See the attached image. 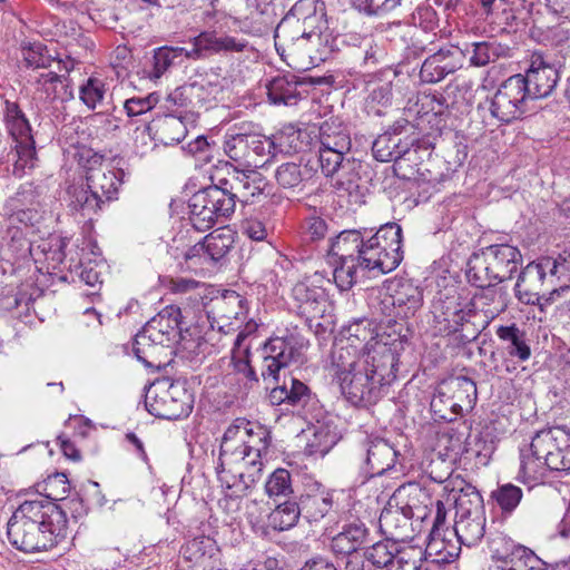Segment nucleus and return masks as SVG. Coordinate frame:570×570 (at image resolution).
Segmentation results:
<instances>
[{
	"label": "nucleus",
	"instance_id": "nucleus-1",
	"mask_svg": "<svg viewBox=\"0 0 570 570\" xmlns=\"http://www.w3.org/2000/svg\"><path fill=\"white\" fill-rule=\"evenodd\" d=\"M9 542L24 552L47 551L68 535V518L56 503L24 501L7 523Z\"/></svg>",
	"mask_w": 570,
	"mask_h": 570
},
{
	"label": "nucleus",
	"instance_id": "nucleus-2",
	"mask_svg": "<svg viewBox=\"0 0 570 570\" xmlns=\"http://www.w3.org/2000/svg\"><path fill=\"white\" fill-rule=\"evenodd\" d=\"M570 470V432L553 426L534 434L520 450L519 480L533 488L544 483L550 472Z\"/></svg>",
	"mask_w": 570,
	"mask_h": 570
},
{
	"label": "nucleus",
	"instance_id": "nucleus-3",
	"mask_svg": "<svg viewBox=\"0 0 570 570\" xmlns=\"http://www.w3.org/2000/svg\"><path fill=\"white\" fill-rule=\"evenodd\" d=\"M331 372L342 395L355 406L375 404L383 395L367 371L366 358L360 355V346L353 341L333 347Z\"/></svg>",
	"mask_w": 570,
	"mask_h": 570
},
{
	"label": "nucleus",
	"instance_id": "nucleus-4",
	"mask_svg": "<svg viewBox=\"0 0 570 570\" xmlns=\"http://www.w3.org/2000/svg\"><path fill=\"white\" fill-rule=\"evenodd\" d=\"M180 308L170 305L149 320L135 337L134 353L137 358L148 366H158L160 362L156 363L157 356L174 344L181 351L197 353L202 337L188 338V331L184 333L180 328Z\"/></svg>",
	"mask_w": 570,
	"mask_h": 570
},
{
	"label": "nucleus",
	"instance_id": "nucleus-5",
	"mask_svg": "<svg viewBox=\"0 0 570 570\" xmlns=\"http://www.w3.org/2000/svg\"><path fill=\"white\" fill-rule=\"evenodd\" d=\"M269 444L271 432L265 426L239 417L226 429L220 449L226 464H255L257 472L262 474V456L267 453Z\"/></svg>",
	"mask_w": 570,
	"mask_h": 570
},
{
	"label": "nucleus",
	"instance_id": "nucleus-6",
	"mask_svg": "<svg viewBox=\"0 0 570 570\" xmlns=\"http://www.w3.org/2000/svg\"><path fill=\"white\" fill-rule=\"evenodd\" d=\"M520 252L508 244L488 246L468 262L465 278L470 285H499L511 281L518 271Z\"/></svg>",
	"mask_w": 570,
	"mask_h": 570
},
{
	"label": "nucleus",
	"instance_id": "nucleus-7",
	"mask_svg": "<svg viewBox=\"0 0 570 570\" xmlns=\"http://www.w3.org/2000/svg\"><path fill=\"white\" fill-rule=\"evenodd\" d=\"M402 229L395 223L385 224L367 240L360 252L358 268L367 269L374 276L395 269L401 263Z\"/></svg>",
	"mask_w": 570,
	"mask_h": 570
},
{
	"label": "nucleus",
	"instance_id": "nucleus-8",
	"mask_svg": "<svg viewBox=\"0 0 570 570\" xmlns=\"http://www.w3.org/2000/svg\"><path fill=\"white\" fill-rule=\"evenodd\" d=\"M189 220L193 227L205 232L222 217H229L235 210L233 197L227 187L209 186L195 193L188 202Z\"/></svg>",
	"mask_w": 570,
	"mask_h": 570
},
{
	"label": "nucleus",
	"instance_id": "nucleus-9",
	"mask_svg": "<svg viewBox=\"0 0 570 570\" xmlns=\"http://www.w3.org/2000/svg\"><path fill=\"white\" fill-rule=\"evenodd\" d=\"M456 509L454 533L466 547L478 544L485 533V511L482 495L472 490L453 498Z\"/></svg>",
	"mask_w": 570,
	"mask_h": 570
},
{
	"label": "nucleus",
	"instance_id": "nucleus-10",
	"mask_svg": "<svg viewBox=\"0 0 570 570\" xmlns=\"http://www.w3.org/2000/svg\"><path fill=\"white\" fill-rule=\"evenodd\" d=\"M475 400V383L466 376H453L441 382L431 407L441 419L452 421L464 407L471 409Z\"/></svg>",
	"mask_w": 570,
	"mask_h": 570
},
{
	"label": "nucleus",
	"instance_id": "nucleus-11",
	"mask_svg": "<svg viewBox=\"0 0 570 570\" xmlns=\"http://www.w3.org/2000/svg\"><path fill=\"white\" fill-rule=\"evenodd\" d=\"M147 411L159 419L178 420L193 409L191 395L177 383H160L151 387L145 400Z\"/></svg>",
	"mask_w": 570,
	"mask_h": 570
},
{
	"label": "nucleus",
	"instance_id": "nucleus-12",
	"mask_svg": "<svg viewBox=\"0 0 570 570\" xmlns=\"http://www.w3.org/2000/svg\"><path fill=\"white\" fill-rule=\"evenodd\" d=\"M490 570H542L544 561L531 549L498 534L489 543Z\"/></svg>",
	"mask_w": 570,
	"mask_h": 570
},
{
	"label": "nucleus",
	"instance_id": "nucleus-13",
	"mask_svg": "<svg viewBox=\"0 0 570 570\" xmlns=\"http://www.w3.org/2000/svg\"><path fill=\"white\" fill-rule=\"evenodd\" d=\"M308 343L303 337L289 335L274 337L266 342L262 348V376L264 380H278V372L291 363H301L303 353Z\"/></svg>",
	"mask_w": 570,
	"mask_h": 570
},
{
	"label": "nucleus",
	"instance_id": "nucleus-14",
	"mask_svg": "<svg viewBox=\"0 0 570 570\" xmlns=\"http://www.w3.org/2000/svg\"><path fill=\"white\" fill-rule=\"evenodd\" d=\"M522 75L508 78L490 101L491 115L502 122L520 118L528 110L529 102Z\"/></svg>",
	"mask_w": 570,
	"mask_h": 570
},
{
	"label": "nucleus",
	"instance_id": "nucleus-15",
	"mask_svg": "<svg viewBox=\"0 0 570 570\" xmlns=\"http://www.w3.org/2000/svg\"><path fill=\"white\" fill-rule=\"evenodd\" d=\"M7 127L16 141L17 159L13 165V174L21 176L26 168H32L36 160L35 140L31 127L19 107L14 104L7 106Z\"/></svg>",
	"mask_w": 570,
	"mask_h": 570
},
{
	"label": "nucleus",
	"instance_id": "nucleus-16",
	"mask_svg": "<svg viewBox=\"0 0 570 570\" xmlns=\"http://www.w3.org/2000/svg\"><path fill=\"white\" fill-rule=\"evenodd\" d=\"M560 283L570 285V250H564L558 257H542L529 263L518 275L515 285L520 283Z\"/></svg>",
	"mask_w": 570,
	"mask_h": 570
},
{
	"label": "nucleus",
	"instance_id": "nucleus-17",
	"mask_svg": "<svg viewBox=\"0 0 570 570\" xmlns=\"http://www.w3.org/2000/svg\"><path fill=\"white\" fill-rule=\"evenodd\" d=\"M396 455L394 448L376 435H365L356 449V456L364 464V473L370 478L382 475L393 468Z\"/></svg>",
	"mask_w": 570,
	"mask_h": 570
},
{
	"label": "nucleus",
	"instance_id": "nucleus-18",
	"mask_svg": "<svg viewBox=\"0 0 570 570\" xmlns=\"http://www.w3.org/2000/svg\"><path fill=\"white\" fill-rule=\"evenodd\" d=\"M363 243V236L355 229L343 230L331 243L330 254L337 257L342 263L341 267H336L332 271L335 285H344L345 283L353 285L356 283V278L353 276L356 272L354 265L347 266L346 268H344V265L347 264L348 259L354 262L355 258H358Z\"/></svg>",
	"mask_w": 570,
	"mask_h": 570
},
{
	"label": "nucleus",
	"instance_id": "nucleus-19",
	"mask_svg": "<svg viewBox=\"0 0 570 570\" xmlns=\"http://www.w3.org/2000/svg\"><path fill=\"white\" fill-rule=\"evenodd\" d=\"M36 196L31 185L21 186L14 196L6 203L4 227L21 226L26 232L36 236V225L41 216L35 207Z\"/></svg>",
	"mask_w": 570,
	"mask_h": 570
},
{
	"label": "nucleus",
	"instance_id": "nucleus-20",
	"mask_svg": "<svg viewBox=\"0 0 570 570\" xmlns=\"http://www.w3.org/2000/svg\"><path fill=\"white\" fill-rule=\"evenodd\" d=\"M87 156L86 181L90 193L96 197L101 198L105 204L111 200L118 191L121 179L115 169L109 168L102 164V157L97 154H91V150H86L81 154L80 160Z\"/></svg>",
	"mask_w": 570,
	"mask_h": 570
},
{
	"label": "nucleus",
	"instance_id": "nucleus-21",
	"mask_svg": "<svg viewBox=\"0 0 570 570\" xmlns=\"http://www.w3.org/2000/svg\"><path fill=\"white\" fill-rule=\"evenodd\" d=\"M191 42L190 52L187 53L191 60H202L214 55L239 53L249 47L244 38L219 35L216 31H203Z\"/></svg>",
	"mask_w": 570,
	"mask_h": 570
},
{
	"label": "nucleus",
	"instance_id": "nucleus-22",
	"mask_svg": "<svg viewBox=\"0 0 570 570\" xmlns=\"http://www.w3.org/2000/svg\"><path fill=\"white\" fill-rule=\"evenodd\" d=\"M346 154L318 149V164L326 177H336V188L350 191L356 187L360 178V164L354 158L346 157Z\"/></svg>",
	"mask_w": 570,
	"mask_h": 570
},
{
	"label": "nucleus",
	"instance_id": "nucleus-23",
	"mask_svg": "<svg viewBox=\"0 0 570 570\" xmlns=\"http://www.w3.org/2000/svg\"><path fill=\"white\" fill-rule=\"evenodd\" d=\"M320 40V32L302 30L299 21L289 16H286L275 30L276 50L282 57L287 51V55L294 58L301 51H308V42H318Z\"/></svg>",
	"mask_w": 570,
	"mask_h": 570
},
{
	"label": "nucleus",
	"instance_id": "nucleus-24",
	"mask_svg": "<svg viewBox=\"0 0 570 570\" xmlns=\"http://www.w3.org/2000/svg\"><path fill=\"white\" fill-rule=\"evenodd\" d=\"M224 459L225 455L223 449H220L217 475L222 487L229 491L227 493L228 497L238 498L245 495L247 490L261 479L262 474L257 472V465L253 464L249 466L243 463L228 465Z\"/></svg>",
	"mask_w": 570,
	"mask_h": 570
},
{
	"label": "nucleus",
	"instance_id": "nucleus-25",
	"mask_svg": "<svg viewBox=\"0 0 570 570\" xmlns=\"http://www.w3.org/2000/svg\"><path fill=\"white\" fill-rule=\"evenodd\" d=\"M464 51L456 46L441 48L428 57L422 63L420 77L422 81L435 83L463 66Z\"/></svg>",
	"mask_w": 570,
	"mask_h": 570
},
{
	"label": "nucleus",
	"instance_id": "nucleus-26",
	"mask_svg": "<svg viewBox=\"0 0 570 570\" xmlns=\"http://www.w3.org/2000/svg\"><path fill=\"white\" fill-rule=\"evenodd\" d=\"M522 78L525 92L529 99L533 100L546 98L553 91L559 80V72L553 66L537 58L532 60L531 67Z\"/></svg>",
	"mask_w": 570,
	"mask_h": 570
},
{
	"label": "nucleus",
	"instance_id": "nucleus-27",
	"mask_svg": "<svg viewBox=\"0 0 570 570\" xmlns=\"http://www.w3.org/2000/svg\"><path fill=\"white\" fill-rule=\"evenodd\" d=\"M397 543L385 539L367 547L363 554L358 553L350 557L347 562L348 570H376L390 568L394 554L397 552Z\"/></svg>",
	"mask_w": 570,
	"mask_h": 570
},
{
	"label": "nucleus",
	"instance_id": "nucleus-28",
	"mask_svg": "<svg viewBox=\"0 0 570 570\" xmlns=\"http://www.w3.org/2000/svg\"><path fill=\"white\" fill-rule=\"evenodd\" d=\"M267 186V181L259 173H242L232 180L227 193L233 197L235 204L236 200L244 204H253L267 197L265 193Z\"/></svg>",
	"mask_w": 570,
	"mask_h": 570
},
{
	"label": "nucleus",
	"instance_id": "nucleus-29",
	"mask_svg": "<svg viewBox=\"0 0 570 570\" xmlns=\"http://www.w3.org/2000/svg\"><path fill=\"white\" fill-rule=\"evenodd\" d=\"M458 298L455 295H448L436 306V308H440V313L434 316V328L438 334L448 336L456 333L469 321L472 311H465Z\"/></svg>",
	"mask_w": 570,
	"mask_h": 570
},
{
	"label": "nucleus",
	"instance_id": "nucleus-30",
	"mask_svg": "<svg viewBox=\"0 0 570 570\" xmlns=\"http://www.w3.org/2000/svg\"><path fill=\"white\" fill-rule=\"evenodd\" d=\"M414 513L410 505L389 508L381 512L379 523L381 531L393 542L410 538L411 519Z\"/></svg>",
	"mask_w": 570,
	"mask_h": 570
},
{
	"label": "nucleus",
	"instance_id": "nucleus-31",
	"mask_svg": "<svg viewBox=\"0 0 570 570\" xmlns=\"http://www.w3.org/2000/svg\"><path fill=\"white\" fill-rule=\"evenodd\" d=\"M232 243L230 235L222 232L210 233L185 254L186 261L193 263L198 258L203 263L218 262L228 253Z\"/></svg>",
	"mask_w": 570,
	"mask_h": 570
},
{
	"label": "nucleus",
	"instance_id": "nucleus-32",
	"mask_svg": "<svg viewBox=\"0 0 570 570\" xmlns=\"http://www.w3.org/2000/svg\"><path fill=\"white\" fill-rule=\"evenodd\" d=\"M208 316L240 320L247 314V301L233 289H224L219 295L204 303Z\"/></svg>",
	"mask_w": 570,
	"mask_h": 570
},
{
	"label": "nucleus",
	"instance_id": "nucleus-33",
	"mask_svg": "<svg viewBox=\"0 0 570 570\" xmlns=\"http://www.w3.org/2000/svg\"><path fill=\"white\" fill-rule=\"evenodd\" d=\"M367 361V371L373 374V379L376 381V385L381 393H384L386 385H390L396 379V356L389 348H382V351H374L373 354L367 352L363 354Z\"/></svg>",
	"mask_w": 570,
	"mask_h": 570
},
{
	"label": "nucleus",
	"instance_id": "nucleus-34",
	"mask_svg": "<svg viewBox=\"0 0 570 570\" xmlns=\"http://www.w3.org/2000/svg\"><path fill=\"white\" fill-rule=\"evenodd\" d=\"M67 239L60 235L49 234L47 237L33 236L32 253L29 259L35 264L48 263L52 268H56L65 259V248Z\"/></svg>",
	"mask_w": 570,
	"mask_h": 570
},
{
	"label": "nucleus",
	"instance_id": "nucleus-35",
	"mask_svg": "<svg viewBox=\"0 0 570 570\" xmlns=\"http://www.w3.org/2000/svg\"><path fill=\"white\" fill-rule=\"evenodd\" d=\"M0 256L4 259L28 261L32 253L33 236L21 226L4 227Z\"/></svg>",
	"mask_w": 570,
	"mask_h": 570
},
{
	"label": "nucleus",
	"instance_id": "nucleus-36",
	"mask_svg": "<svg viewBox=\"0 0 570 570\" xmlns=\"http://www.w3.org/2000/svg\"><path fill=\"white\" fill-rule=\"evenodd\" d=\"M21 53L27 66L36 69H48L55 65L59 71L63 69L69 73L75 67L73 60L69 57L66 60H57L41 42L23 43Z\"/></svg>",
	"mask_w": 570,
	"mask_h": 570
},
{
	"label": "nucleus",
	"instance_id": "nucleus-37",
	"mask_svg": "<svg viewBox=\"0 0 570 570\" xmlns=\"http://www.w3.org/2000/svg\"><path fill=\"white\" fill-rule=\"evenodd\" d=\"M377 289L376 298L381 301V311L390 314L392 307L407 306L409 309L415 311L421 306L422 292L420 287H407L411 293H403L400 287H375Z\"/></svg>",
	"mask_w": 570,
	"mask_h": 570
},
{
	"label": "nucleus",
	"instance_id": "nucleus-38",
	"mask_svg": "<svg viewBox=\"0 0 570 570\" xmlns=\"http://www.w3.org/2000/svg\"><path fill=\"white\" fill-rule=\"evenodd\" d=\"M312 134L314 131L307 128L302 129L294 125H286L274 136L275 147L285 154L304 151L312 144Z\"/></svg>",
	"mask_w": 570,
	"mask_h": 570
},
{
	"label": "nucleus",
	"instance_id": "nucleus-39",
	"mask_svg": "<svg viewBox=\"0 0 570 570\" xmlns=\"http://www.w3.org/2000/svg\"><path fill=\"white\" fill-rule=\"evenodd\" d=\"M68 76L69 73L63 69L41 72L36 79L37 88L49 99H72L73 94L69 88Z\"/></svg>",
	"mask_w": 570,
	"mask_h": 570
},
{
	"label": "nucleus",
	"instance_id": "nucleus-40",
	"mask_svg": "<svg viewBox=\"0 0 570 570\" xmlns=\"http://www.w3.org/2000/svg\"><path fill=\"white\" fill-rule=\"evenodd\" d=\"M302 314L309 317L323 316L326 307V294L323 287H292Z\"/></svg>",
	"mask_w": 570,
	"mask_h": 570
},
{
	"label": "nucleus",
	"instance_id": "nucleus-41",
	"mask_svg": "<svg viewBox=\"0 0 570 570\" xmlns=\"http://www.w3.org/2000/svg\"><path fill=\"white\" fill-rule=\"evenodd\" d=\"M367 533V529L362 523L348 524L332 539L331 548L335 553L350 554L352 557L356 554L357 549L364 543Z\"/></svg>",
	"mask_w": 570,
	"mask_h": 570
},
{
	"label": "nucleus",
	"instance_id": "nucleus-42",
	"mask_svg": "<svg viewBox=\"0 0 570 570\" xmlns=\"http://www.w3.org/2000/svg\"><path fill=\"white\" fill-rule=\"evenodd\" d=\"M150 122L156 139L165 146L180 142L187 132L183 120L173 115L158 117Z\"/></svg>",
	"mask_w": 570,
	"mask_h": 570
},
{
	"label": "nucleus",
	"instance_id": "nucleus-43",
	"mask_svg": "<svg viewBox=\"0 0 570 570\" xmlns=\"http://www.w3.org/2000/svg\"><path fill=\"white\" fill-rule=\"evenodd\" d=\"M298 505L301 515L313 523L321 521L331 511L333 501L328 493L320 491L301 495Z\"/></svg>",
	"mask_w": 570,
	"mask_h": 570
},
{
	"label": "nucleus",
	"instance_id": "nucleus-44",
	"mask_svg": "<svg viewBox=\"0 0 570 570\" xmlns=\"http://www.w3.org/2000/svg\"><path fill=\"white\" fill-rule=\"evenodd\" d=\"M495 334L501 341L509 343L507 351L511 357H517L521 362L530 358L531 348L527 343L525 332L521 331L517 324L501 325L497 328Z\"/></svg>",
	"mask_w": 570,
	"mask_h": 570
},
{
	"label": "nucleus",
	"instance_id": "nucleus-45",
	"mask_svg": "<svg viewBox=\"0 0 570 570\" xmlns=\"http://www.w3.org/2000/svg\"><path fill=\"white\" fill-rule=\"evenodd\" d=\"M252 134L242 128H230L225 135L224 151L233 160L247 166Z\"/></svg>",
	"mask_w": 570,
	"mask_h": 570
},
{
	"label": "nucleus",
	"instance_id": "nucleus-46",
	"mask_svg": "<svg viewBox=\"0 0 570 570\" xmlns=\"http://www.w3.org/2000/svg\"><path fill=\"white\" fill-rule=\"evenodd\" d=\"M315 174V169L309 161L303 163H284L275 173V178L283 188H295L302 183L309 180Z\"/></svg>",
	"mask_w": 570,
	"mask_h": 570
},
{
	"label": "nucleus",
	"instance_id": "nucleus-47",
	"mask_svg": "<svg viewBox=\"0 0 570 570\" xmlns=\"http://www.w3.org/2000/svg\"><path fill=\"white\" fill-rule=\"evenodd\" d=\"M464 58L468 56L471 66L484 67L495 61L502 52V47L493 39L484 41H475L465 46Z\"/></svg>",
	"mask_w": 570,
	"mask_h": 570
},
{
	"label": "nucleus",
	"instance_id": "nucleus-48",
	"mask_svg": "<svg viewBox=\"0 0 570 570\" xmlns=\"http://www.w3.org/2000/svg\"><path fill=\"white\" fill-rule=\"evenodd\" d=\"M297 85L295 76L274 78L267 87L269 100L273 104L295 105L299 97Z\"/></svg>",
	"mask_w": 570,
	"mask_h": 570
},
{
	"label": "nucleus",
	"instance_id": "nucleus-49",
	"mask_svg": "<svg viewBox=\"0 0 570 570\" xmlns=\"http://www.w3.org/2000/svg\"><path fill=\"white\" fill-rule=\"evenodd\" d=\"M302 510L295 501H285L278 504L267 518L268 527L276 531H286L296 525Z\"/></svg>",
	"mask_w": 570,
	"mask_h": 570
},
{
	"label": "nucleus",
	"instance_id": "nucleus-50",
	"mask_svg": "<svg viewBox=\"0 0 570 570\" xmlns=\"http://www.w3.org/2000/svg\"><path fill=\"white\" fill-rule=\"evenodd\" d=\"M276 150L274 139L253 132L247 167H263Z\"/></svg>",
	"mask_w": 570,
	"mask_h": 570
},
{
	"label": "nucleus",
	"instance_id": "nucleus-51",
	"mask_svg": "<svg viewBox=\"0 0 570 570\" xmlns=\"http://www.w3.org/2000/svg\"><path fill=\"white\" fill-rule=\"evenodd\" d=\"M425 552L415 546L397 547L390 568L387 570H420Z\"/></svg>",
	"mask_w": 570,
	"mask_h": 570
},
{
	"label": "nucleus",
	"instance_id": "nucleus-52",
	"mask_svg": "<svg viewBox=\"0 0 570 570\" xmlns=\"http://www.w3.org/2000/svg\"><path fill=\"white\" fill-rule=\"evenodd\" d=\"M522 495L521 488L512 483L499 485L491 493V498L497 502L504 515H510L517 509L522 500Z\"/></svg>",
	"mask_w": 570,
	"mask_h": 570
},
{
	"label": "nucleus",
	"instance_id": "nucleus-53",
	"mask_svg": "<svg viewBox=\"0 0 570 570\" xmlns=\"http://www.w3.org/2000/svg\"><path fill=\"white\" fill-rule=\"evenodd\" d=\"M68 193L75 208L81 209L88 214L96 213L104 205L101 198L90 193L87 183L85 185L70 187Z\"/></svg>",
	"mask_w": 570,
	"mask_h": 570
},
{
	"label": "nucleus",
	"instance_id": "nucleus-54",
	"mask_svg": "<svg viewBox=\"0 0 570 570\" xmlns=\"http://www.w3.org/2000/svg\"><path fill=\"white\" fill-rule=\"evenodd\" d=\"M249 355L250 348L248 347H233L230 365L236 374L243 376L246 381L245 384L252 386L258 382V377L250 365Z\"/></svg>",
	"mask_w": 570,
	"mask_h": 570
},
{
	"label": "nucleus",
	"instance_id": "nucleus-55",
	"mask_svg": "<svg viewBox=\"0 0 570 570\" xmlns=\"http://www.w3.org/2000/svg\"><path fill=\"white\" fill-rule=\"evenodd\" d=\"M265 492L269 498L288 497L293 493L292 476L286 469H276L265 483Z\"/></svg>",
	"mask_w": 570,
	"mask_h": 570
},
{
	"label": "nucleus",
	"instance_id": "nucleus-56",
	"mask_svg": "<svg viewBox=\"0 0 570 570\" xmlns=\"http://www.w3.org/2000/svg\"><path fill=\"white\" fill-rule=\"evenodd\" d=\"M400 138L395 135L383 134L379 136L372 146V153L376 160L387 163L401 156L402 151L397 150Z\"/></svg>",
	"mask_w": 570,
	"mask_h": 570
},
{
	"label": "nucleus",
	"instance_id": "nucleus-57",
	"mask_svg": "<svg viewBox=\"0 0 570 570\" xmlns=\"http://www.w3.org/2000/svg\"><path fill=\"white\" fill-rule=\"evenodd\" d=\"M446 513L448 512L444 503L441 500H438L435 503V514L428 541V549L434 551L435 553L441 552L443 542L445 540L443 535V527L445 524Z\"/></svg>",
	"mask_w": 570,
	"mask_h": 570
},
{
	"label": "nucleus",
	"instance_id": "nucleus-58",
	"mask_svg": "<svg viewBox=\"0 0 570 570\" xmlns=\"http://www.w3.org/2000/svg\"><path fill=\"white\" fill-rule=\"evenodd\" d=\"M35 299V293L22 291V287H0V306L6 311L24 306L29 309V305Z\"/></svg>",
	"mask_w": 570,
	"mask_h": 570
},
{
	"label": "nucleus",
	"instance_id": "nucleus-59",
	"mask_svg": "<svg viewBox=\"0 0 570 570\" xmlns=\"http://www.w3.org/2000/svg\"><path fill=\"white\" fill-rule=\"evenodd\" d=\"M158 140L151 122L142 120L134 130V151L139 156H145L157 146Z\"/></svg>",
	"mask_w": 570,
	"mask_h": 570
},
{
	"label": "nucleus",
	"instance_id": "nucleus-60",
	"mask_svg": "<svg viewBox=\"0 0 570 570\" xmlns=\"http://www.w3.org/2000/svg\"><path fill=\"white\" fill-rule=\"evenodd\" d=\"M42 491L48 502L55 503L67 498L70 492V483L65 473L49 475L42 483Z\"/></svg>",
	"mask_w": 570,
	"mask_h": 570
},
{
	"label": "nucleus",
	"instance_id": "nucleus-61",
	"mask_svg": "<svg viewBox=\"0 0 570 570\" xmlns=\"http://www.w3.org/2000/svg\"><path fill=\"white\" fill-rule=\"evenodd\" d=\"M105 94L106 86L98 78H88L79 88V98L89 109H95L102 101Z\"/></svg>",
	"mask_w": 570,
	"mask_h": 570
},
{
	"label": "nucleus",
	"instance_id": "nucleus-62",
	"mask_svg": "<svg viewBox=\"0 0 570 570\" xmlns=\"http://www.w3.org/2000/svg\"><path fill=\"white\" fill-rule=\"evenodd\" d=\"M338 441V435L328 425L318 424L314 426L313 439L309 440V446L314 452L321 454L327 453Z\"/></svg>",
	"mask_w": 570,
	"mask_h": 570
},
{
	"label": "nucleus",
	"instance_id": "nucleus-63",
	"mask_svg": "<svg viewBox=\"0 0 570 570\" xmlns=\"http://www.w3.org/2000/svg\"><path fill=\"white\" fill-rule=\"evenodd\" d=\"M330 126L321 125L318 128L320 148L323 150H333L341 153H348L351 149V138L348 134H338L337 136H330L327 131Z\"/></svg>",
	"mask_w": 570,
	"mask_h": 570
},
{
	"label": "nucleus",
	"instance_id": "nucleus-64",
	"mask_svg": "<svg viewBox=\"0 0 570 570\" xmlns=\"http://www.w3.org/2000/svg\"><path fill=\"white\" fill-rule=\"evenodd\" d=\"M157 98L154 95H148L144 98H130L124 102V110L129 118V125L134 126L136 117L142 116L146 112L150 111L157 104ZM142 120H137V122L141 124Z\"/></svg>",
	"mask_w": 570,
	"mask_h": 570
}]
</instances>
